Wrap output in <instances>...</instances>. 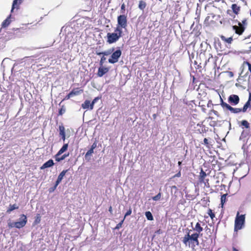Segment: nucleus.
Masks as SVG:
<instances>
[{
	"label": "nucleus",
	"mask_w": 251,
	"mask_h": 251,
	"mask_svg": "<svg viewBox=\"0 0 251 251\" xmlns=\"http://www.w3.org/2000/svg\"><path fill=\"white\" fill-rule=\"evenodd\" d=\"M206 176V174L201 170L200 174V181L201 182L204 183L205 185H206V183L208 182V180L205 179Z\"/></svg>",
	"instance_id": "nucleus-10"
},
{
	"label": "nucleus",
	"mask_w": 251,
	"mask_h": 251,
	"mask_svg": "<svg viewBox=\"0 0 251 251\" xmlns=\"http://www.w3.org/2000/svg\"><path fill=\"white\" fill-rule=\"evenodd\" d=\"M193 229L194 230L198 232L197 233L199 234L203 230V228L201 226V225L199 223H197L196 224L195 227H194Z\"/></svg>",
	"instance_id": "nucleus-17"
},
{
	"label": "nucleus",
	"mask_w": 251,
	"mask_h": 251,
	"mask_svg": "<svg viewBox=\"0 0 251 251\" xmlns=\"http://www.w3.org/2000/svg\"><path fill=\"white\" fill-rule=\"evenodd\" d=\"M113 51H114V49H111L108 50H106L104 52L99 53L98 54H99V55L103 54L104 55H108L111 54Z\"/></svg>",
	"instance_id": "nucleus-21"
},
{
	"label": "nucleus",
	"mask_w": 251,
	"mask_h": 251,
	"mask_svg": "<svg viewBox=\"0 0 251 251\" xmlns=\"http://www.w3.org/2000/svg\"><path fill=\"white\" fill-rule=\"evenodd\" d=\"M230 75H232V72H230Z\"/></svg>",
	"instance_id": "nucleus-50"
},
{
	"label": "nucleus",
	"mask_w": 251,
	"mask_h": 251,
	"mask_svg": "<svg viewBox=\"0 0 251 251\" xmlns=\"http://www.w3.org/2000/svg\"><path fill=\"white\" fill-rule=\"evenodd\" d=\"M68 147V144H64L63 147L61 148V149L57 152V155L60 156L62 153L66 151H67Z\"/></svg>",
	"instance_id": "nucleus-15"
},
{
	"label": "nucleus",
	"mask_w": 251,
	"mask_h": 251,
	"mask_svg": "<svg viewBox=\"0 0 251 251\" xmlns=\"http://www.w3.org/2000/svg\"><path fill=\"white\" fill-rule=\"evenodd\" d=\"M233 29L235 30V33L239 35L242 34L244 30V27L241 23H239V26H233Z\"/></svg>",
	"instance_id": "nucleus-8"
},
{
	"label": "nucleus",
	"mask_w": 251,
	"mask_h": 251,
	"mask_svg": "<svg viewBox=\"0 0 251 251\" xmlns=\"http://www.w3.org/2000/svg\"><path fill=\"white\" fill-rule=\"evenodd\" d=\"M91 102L90 100H86L81 105L83 109H90Z\"/></svg>",
	"instance_id": "nucleus-16"
},
{
	"label": "nucleus",
	"mask_w": 251,
	"mask_h": 251,
	"mask_svg": "<svg viewBox=\"0 0 251 251\" xmlns=\"http://www.w3.org/2000/svg\"><path fill=\"white\" fill-rule=\"evenodd\" d=\"M145 216L148 220L152 221L153 220V217L152 215V214L150 211L146 212Z\"/></svg>",
	"instance_id": "nucleus-22"
},
{
	"label": "nucleus",
	"mask_w": 251,
	"mask_h": 251,
	"mask_svg": "<svg viewBox=\"0 0 251 251\" xmlns=\"http://www.w3.org/2000/svg\"><path fill=\"white\" fill-rule=\"evenodd\" d=\"M230 75H232V72H230Z\"/></svg>",
	"instance_id": "nucleus-49"
},
{
	"label": "nucleus",
	"mask_w": 251,
	"mask_h": 251,
	"mask_svg": "<svg viewBox=\"0 0 251 251\" xmlns=\"http://www.w3.org/2000/svg\"><path fill=\"white\" fill-rule=\"evenodd\" d=\"M109 69L108 68L101 66L99 68L98 72L97 73L99 77L102 76L104 74L108 72Z\"/></svg>",
	"instance_id": "nucleus-9"
},
{
	"label": "nucleus",
	"mask_w": 251,
	"mask_h": 251,
	"mask_svg": "<svg viewBox=\"0 0 251 251\" xmlns=\"http://www.w3.org/2000/svg\"><path fill=\"white\" fill-rule=\"evenodd\" d=\"M73 97L71 93H70L67 96H66L65 99H69L70 98Z\"/></svg>",
	"instance_id": "nucleus-41"
},
{
	"label": "nucleus",
	"mask_w": 251,
	"mask_h": 251,
	"mask_svg": "<svg viewBox=\"0 0 251 251\" xmlns=\"http://www.w3.org/2000/svg\"><path fill=\"white\" fill-rule=\"evenodd\" d=\"M27 223V218L25 215L23 214L21 216L18 222H16V227L21 228L24 227Z\"/></svg>",
	"instance_id": "nucleus-6"
},
{
	"label": "nucleus",
	"mask_w": 251,
	"mask_h": 251,
	"mask_svg": "<svg viewBox=\"0 0 251 251\" xmlns=\"http://www.w3.org/2000/svg\"><path fill=\"white\" fill-rule=\"evenodd\" d=\"M54 164L53 161L52 159L48 160L41 167V169H44L45 168H49L52 166Z\"/></svg>",
	"instance_id": "nucleus-11"
},
{
	"label": "nucleus",
	"mask_w": 251,
	"mask_h": 251,
	"mask_svg": "<svg viewBox=\"0 0 251 251\" xmlns=\"http://www.w3.org/2000/svg\"><path fill=\"white\" fill-rule=\"evenodd\" d=\"M241 125L245 126L246 128L249 127V123L246 120H243L241 122Z\"/></svg>",
	"instance_id": "nucleus-32"
},
{
	"label": "nucleus",
	"mask_w": 251,
	"mask_h": 251,
	"mask_svg": "<svg viewBox=\"0 0 251 251\" xmlns=\"http://www.w3.org/2000/svg\"><path fill=\"white\" fill-rule=\"evenodd\" d=\"M161 193H158L157 195L154 196L153 197H152V200H154V201H158L161 198Z\"/></svg>",
	"instance_id": "nucleus-35"
},
{
	"label": "nucleus",
	"mask_w": 251,
	"mask_h": 251,
	"mask_svg": "<svg viewBox=\"0 0 251 251\" xmlns=\"http://www.w3.org/2000/svg\"><path fill=\"white\" fill-rule=\"evenodd\" d=\"M199 233H195L190 235L189 232L184 236L182 241L186 246L188 245L189 247L194 249L196 246H198L199 244Z\"/></svg>",
	"instance_id": "nucleus-1"
},
{
	"label": "nucleus",
	"mask_w": 251,
	"mask_h": 251,
	"mask_svg": "<svg viewBox=\"0 0 251 251\" xmlns=\"http://www.w3.org/2000/svg\"><path fill=\"white\" fill-rule=\"evenodd\" d=\"M233 251H238V250L235 248H233Z\"/></svg>",
	"instance_id": "nucleus-46"
},
{
	"label": "nucleus",
	"mask_w": 251,
	"mask_h": 251,
	"mask_svg": "<svg viewBox=\"0 0 251 251\" xmlns=\"http://www.w3.org/2000/svg\"><path fill=\"white\" fill-rule=\"evenodd\" d=\"M18 208V206H17L16 204L10 205L9 208L7 210V212L10 213L11 211H13L14 209H16Z\"/></svg>",
	"instance_id": "nucleus-28"
},
{
	"label": "nucleus",
	"mask_w": 251,
	"mask_h": 251,
	"mask_svg": "<svg viewBox=\"0 0 251 251\" xmlns=\"http://www.w3.org/2000/svg\"><path fill=\"white\" fill-rule=\"evenodd\" d=\"M122 52L120 50H118L115 52H113L111 57L108 59V62L110 63L114 64L118 61L119 57L121 56Z\"/></svg>",
	"instance_id": "nucleus-5"
},
{
	"label": "nucleus",
	"mask_w": 251,
	"mask_h": 251,
	"mask_svg": "<svg viewBox=\"0 0 251 251\" xmlns=\"http://www.w3.org/2000/svg\"><path fill=\"white\" fill-rule=\"evenodd\" d=\"M131 209L130 208L127 212L126 213L125 215V217H124V219H125V218L127 216H129L131 214Z\"/></svg>",
	"instance_id": "nucleus-37"
},
{
	"label": "nucleus",
	"mask_w": 251,
	"mask_h": 251,
	"mask_svg": "<svg viewBox=\"0 0 251 251\" xmlns=\"http://www.w3.org/2000/svg\"><path fill=\"white\" fill-rule=\"evenodd\" d=\"M124 220H125V219H124L120 223H119L117 225V226L116 227V228L119 229V228H120L122 226V224H123V223L124 222Z\"/></svg>",
	"instance_id": "nucleus-38"
},
{
	"label": "nucleus",
	"mask_w": 251,
	"mask_h": 251,
	"mask_svg": "<svg viewBox=\"0 0 251 251\" xmlns=\"http://www.w3.org/2000/svg\"><path fill=\"white\" fill-rule=\"evenodd\" d=\"M96 146H97L96 144V143H94V144L92 145V147H91V149H93V150H94V149L96 147Z\"/></svg>",
	"instance_id": "nucleus-43"
},
{
	"label": "nucleus",
	"mask_w": 251,
	"mask_h": 251,
	"mask_svg": "<svg viewBox=\"0 0 251 251\" xmlns=\"http://www.w3.org/2000/svg\"><path fill=\"white\" fill-rule=\"evenodd\" d=\"M228 101L232 105H236L239 102V98L237 95H231L228 98Z\"/></svg>",
	"instance_id": "nucleus-7"
},
{
	"label": "nucleus",
	"mask_w": 251,
	"mask_h": 251,
	"mask_svg": "<svg viewBox=\"0 0 251 251\" xmlns=\"http://www.w3.org/2000/svg\"><path fill=\"white\" fill-rule=\"evenodd\" d=\"M16 222L12 223L11 221H8V226L9 228H12L13 227H16Z\"/></svg>",
	"instance_id": "nucleus-36"
},
{
	"label": "nucleus",
	"mask_w": 251,
	"mask_h": 251,
	"mask_svg": "<svg viewBox=\"0 0 251 251\" xmlns=\"http://www.w3.org/2000/svg\"><path fill=\"white\" fill-rule=\"evenodd\" d=\"M59 135L61 136L62 139L64 141L65 140V128L63 126H60L59 127Z\"/></svg>",
	"instance_id": "nucleus-12"
},
{
	"label": "nucleus",
	"mask_w": 251,
	"mask_h": 251,
	"mask_svg": "<svg viewBox=\"0 0 251 251\" xmlns=\"http://www.w3.org/2000/svg\"><path fill=\"white\" fill-rule=\"evenodd\" d=\"M203 142H204V143L205 145H208V140L206 138H204V139Z\"/></svg>",
	"instance_id": "nucleus-42"
},
{
	"label": "nucleus",
	"mask_w": 251,
	"mask_h": 251,
	"mask_svg": "<svg viewBox=\"0 0 251 251\" xmlns=\"http://www.w3.org/2000/svg\"><path fill=\"white\" fill-rule=\"evenodd\" d=\"M221 105L223 108H226L227 109H229L231 106H230L229 104H227L226 103L223 101L222 98H221Z\"/></svg>",
	"instance_id": "nucleus-25"
},
{
	"label": "nucleus",
	"mask_w": 251,
	"mask_h": 251,
	"mask_svg": "<svg viewBox=\"0 0 251 251\" xmlns=\"http://www.w3.org/2000/svg\"><path fill=\"white\" fill-rule=\"evenodd\" d=\"M181 164V162H178V165H180Z\"/></svg>",
	"instance_id": "nucleus-48"
},
{
	"label": "nucleus",
	"mask_w": 251,
	"mask_h": 251,
	"mask_svg": "<svg viewBox=\"0 0 251 251\" xmlns=\"http://www.w3.org/2000/svg\"><path fill=\"white\" fill-rule=\"evenodd\" d=\"M11 15H9L2 23L1 26L2 27H6L8 26L10 24L11 21L10 20Z\"/></svg>",
	"instance_id": "nucleus-14"
},
{
	"label": "nucleus",
	"mask_w": 251,
	"mask_h": 251,
	"mask_svg": "<svg viewBox=\"0 0 251 251\" xmlns=\"http://www.w3.org/2000/svg\"><path fill=\"white\" fill-rule=\"evenodd\" d=\"M229 110L232 113H238L242 111V109L238 108H233L230 106Z\"/></svg>",
	"instance_id": "nucleus-20"
},
{
	"label": "nucleus",
	"mask_w": 251,
	"mask_h": 251,
	"mask_svg": "<svg viewBox=\"0 0 251 251\" xmlns=\"http://www.w3.org/2000/svg\"><path fill=\"white\" fill-rule=\"evenodd\" d=\"M207 214L209 215L211 219H213V218L215 217V214L213 213L212 210L210 209H208Z\"/></svg>",
	"instance_id": "nucleus-33"
},
{
	"label": "nucleus",
	"mask_w": 251,
	"mask_h": 251,
	"mask_svg": "<svg viewBox=\"0 0 251 251\" xmlns=\"http://www.w3.org/2000/svg\"><path fill=\"white\" fill-rule=\"evenodd\" d=\"M226 194H224L221 197V204L222 205V207L223 206L225 202L226 201Z\"/></svg>",
	"instance_id": "nucleus-27"
},
{
	"label": "nucleus",
	"mask_w": 251,
	"mask_h": 251,
	"mask_svg": "<svg viewBox=\"0 0 251 251\" xmlns=\"http://www.w3.org/2000/svg\"><path fill=\"white\" fill-rule=\"evenodd\" d=\"M69 155V153L68 154H64L63 155H62L61 157L60 156H58L57 154L55 155V160L56 161L59 162L61 160H64L65 158H66L67 156H68Z\"/></svg>",
	"instance_id": "nucleus-18"
},
{
	"label": "nucleus",
	"mask_w": 251,
	"mask_h": 251,
	"mask_svg": "<svg viewBox=\"0 0 251 251\" xmlns=\"http://www.w3.org/2000/svg\"><path fill=\"white\" fill-rule=\"evenodd\" d=\"M99 97H96L93 100V101H92V102H91V105H90V109L92 110L93 109V107H94V104L99 100Z\"/></svg>",
	"instance_id": "nucleus-31"
},
{
	"label": "nucleus",
	"mask_w": 251,
	"mask_h": 251,
	"mask_svg": "<svg viewBox=\"0 0 251 251\" xmlns=\"http://www.w3.org/2000/svg\"><path fill=\"white\" fill-rule=\"evenodd\" d=\"M18 1H19V4L21 3V0H14L13 2L12 7L11 9V12H13L14 9L16 7V5L18 3Z\"/></svg>",
	"instance_id": "nucleus-26"
},
{
	"label": "nucleus",
	"mask_w": 251,
	"mask_h": 251,
	"mask_svg": "<svg viewBox=\"0 0 251 251\" xmlns=\"http://www.w3.org/2000/svg\"><path fill=\"white\" fill-rule=\"evenodd\" d=\"M125 4H123L121 6V9L122 10H124L125 9Z\"/></svg>",
	"instance_id": "nucleus-44"
},
{
	"label": "nucleus",
	"mask_w": 251,
	"mask_h": 251,
	"mask_svg": "<svg viewBox=\"0 0 251 251\" xmlns=\"http://www.w3.org/2000/svg\"><path fill=\"white\" fill-rule=\"evenodd\" d=\"M105 59H106V58L105 57L103 56L101 57L100 62L101 66H102Z\"/></svg>",
	"instance_id": "nucleus-39"
},
{
	"label": "nucleus",
	"mask_w": 251,
	"mask_h": 251,
	"mask_svg": "<svg viewBox=\"0 0 251 251\" xmlns=\"http://www.w3.org/2000/svg\"><path fill=\"white\" fill-rule=\"evenodd\" d=\"M232 9L234 13L237 14L240 10V7L236 4H233L231 6Z\"/></svg>",
	"instance_id": "nucleus-19"
},
{
	"label": "nucleus",
	"mask_w": 251,
	"mask_h": 251,
	"mask_svg": "<svg viewBox=\"0 0 251 251\" xmlns=\"http://www.w3.org/2000/svg\"><path fill=\"white\" fill-rule=\"evenodd\" d=\"M109 211L110 212H112V207H111V206H110V207H109Z\"/></svg>",
	"instance_id": "nucleus-45"
},
{
	"label": "nucleus",
	"mask_w": 251,
	"mask_h": 251,
	"mask_svg": "<svg viewBox=\"0 0 251 251\" xmlns=\"http://www.w3.org/2000/svg\"><path fill=\"white\" fill-rule=\"evenodd\" d=\"M83 92V90L79 89V88H76L73 89L70 93L72 96L74 97V96H77L81 94Z\"/></svg>",
	"instance_id": "nucleus-13"
},
{
	"label": "nucleus",
	"mask_w": 251,
	"mask_h": 251,
	"mask_svg": "<svg viewBox=\"0 0 251 251\" xmlns=\"http://www.w3.org/2000/svg\"><path fill=\"white\" fill-rule=\"evenodd\" d=\"M67 172V170H63L58 176L57 179L61 181L62 180L63 177L65 175L66 173Z\"/></svg>",
	"instance_id": "nucleus-23"
},
{
	"label": "nucleus",
	"mask_w": 251,
	"mask_h": 251,
	"mask_svg": "<svg viewBox=\"0 0 251 251\" xmlns=\"http://www.w3.org/2000/svg\"><path fill=\"white\" fill-rule=\"evenodd\" d=\"M250 15H251V12H250Z\"/></svg>",
	"instance_id": "nucleus-51"
},
{
	"label": "nucleus",
	"mask_w": 251,
	"mask_h": 251,
	"mask_svg": "<svg viewBox=\"0 0 251 251\" xmlns=\"http://www.w3.org/2000/svg\"><path fill=\"white\" fill-rule=\"evenodd\" d=\"M118 24L116 28L122 30V28H126L127 26L126 17L124 15H121L117 18Z\"/></svg>",
	"instance_id": "nucleus-4"
},
{
	"label": "nucleus",
	"mask_w": 251,
	"mask_h": 251,
	"mask_svg": "<svg viewBox=\"0 0 251 251\" xmlns=\"http://www.w3.org/2000/svg\"><path fill=\"white\" fill-rule=\"evenodd\" d=\"M122 30L120 29L119 28H116L114 32H109L107 34V42L109 44H112L116 42L122 36Z\"/></svg>",
	"instance_id": "nucleus-2"
},
{
	"label": "nucleus",
	"mask_w": 251,
	"mask_h": 251,
	"mask_svg": "<svg viewBox=\"0 0 251 251\" xmlns=\"http://www.w3.org/2000/svg\"><path fill=\"white\" fill-rule=\"evenodd\" d=\"M39 221H40V220H37V219H36V222H39Z\"/></svg>",
	"instance_id": "nucleus-47"
},
{
	"label": "nucleus",
	"mask_w": 251,
	"mask_h": 251,
	"mask_svg": "<svg viewBox=\"0 0 251 251\" xmlns=\"http://www.w3.org/2000/svg\"><path fill=\"white\" fill-rule=\"evenodd\" d=\"M60 181L58 179H57L56 182H55V186L54 187V188H53V190H54V189H56V187L58 186V185L60 183Z\"/></svg>",
	"instance_id": "nucleus-40"
},
{
	"label": "nucleus",
	"mask_w": 251,
	"mask_h": 251,
	"mask_svg": "<svg viewBox=\"0 0 251 251\" xmlns=\"http://www.w3.org/2000/svg\"><path fill=\"white\" fill-rule=\"evenodd\" d=\"M245 222V215H240L238 212L235 220L234 230L237 231L242 229L244 226Z\"/></svg>",
	"instance_id": "nucleus-3"
},
{
	"label": "nucleus",
	"mask_w": 251,
	"mask_h": 251,
	"mask_svg": "<svg viewBox=\"0 0 251 251\" xmlns=\"http://www.w3.org/2000/svg\"><path fill=\"white\" fill-rule=\"evenodd\" d=\"M221 39L222 40L226 42V43H231L232 41V37H229V38H226L225 36H222L221 37Z\"/></svg>",
	"instance_id": "nucleus-24"
},
{
	"label": "nucleus",
	"mask_w": 251,
	"mask_h": 251,
	"mask_svg": "<svg viewBox=\"0 0 251 251\" xmlns=\"http://www.w3.org/2000/svg\"><path fill=\"white\" fill-rule=\"evenodd\" d=\"M94 152V150L93 149H90L86 153L85 158H87L88 156H90Z\"/></svg>",
	"instance_id": "nucleus-34"
},
{
	"label": "nucleus",
	"mask_w": 251,
	"mask_h": 251,
	"mask_svg": "<svg viewBox=\"0 0 251 251\" xmlns=\"http://www.w3.org/2000/svg\"><path fill=\"white\" fill-rule=\"evenodd\" d=\"M146 3L143 1H140L139 4V8L143 10L146 7Z\"/></svg>",
	"instance_id": "nucleus-30"
},
{
	"label": "nucleus",
	"mask_w": 251,
	"mask_h": 251,
	"mask_svg": "<svg viewBox=\"0 0 251 251\" xmlns=\"http://www.w3.org/2000/svg\"><path fill=\"white\" fill-rule=\"evenodd\" d=\"M250 105V100H249L244 105L243 109H242V111H243V112H246L247 111L248 108L249 107Z\"/></svg>",
	"instance_id": "nucleus-29"
}]
</instances>
